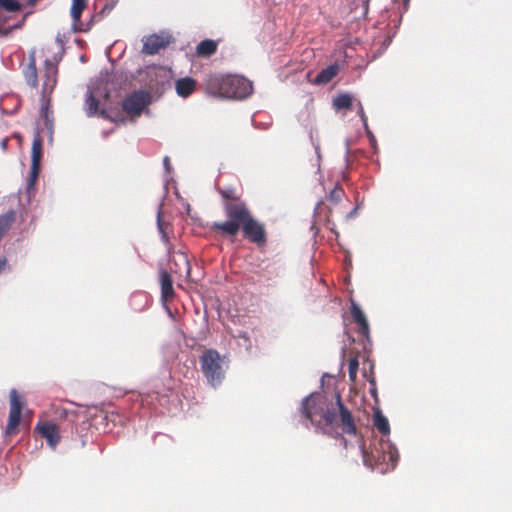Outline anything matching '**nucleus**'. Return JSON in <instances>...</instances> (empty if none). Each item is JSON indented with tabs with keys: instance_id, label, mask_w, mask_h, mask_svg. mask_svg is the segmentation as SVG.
I'll use <instances>...</instances> for the list:
<instances>
[{
	"instance_id": "1",
	"label": "nucleus",
	"mask_w": 512,
	"mask_h": 512,
	"mask_svg": "<svg viewBox=\"0 0 512 512\" xmlns=\"http://www.w3.org/2000/svg\"><path fill=\"white\" fill-rule=\"evenodd\" d=\"M230 219L212 223L211 230L221 237H235L242 231L244 238L257 247L267 243V231L264 223L257 220L249 207H241L232 212Z\"/></svg>"
},
{
	"instance_id": "2",
	"label": "nucleus",
	"mask_w": 512,
	"mask_h": 512,
	"mask_svg": "<svg viewBox=\"0 0 512 512\" xmlns=\"http://www.w3.org/2000/svg\"><path fill=\"white\" fill-rule=\"evenodd\" d=\"M205 89L213 96L243 99L252 94L253 85L241 76L211 74L205 80Z\"/></svg>"
},
{
	"instance_id": "3",
	"label": "nucleus",
	"mask_w": 512,
	"mask_h": 512,
	"mask_svg": "<svg viewBox=\"0 0 512 512\" xmlns=\"http://www.w3.org/2000/svg\"><path fill=\"white\" fill-rule=\"evenodd\" d=\"M301 410L303 416L320 427L324 434L332 435L327 428L334 426L336 411L329 407L328 400L324 396L317 394L306 397L302 402Z\"/></svg>"
},
{
	"instance_id": "4",
	"label": "nucleus",
	"mask_w": 512,
	"mask_h": 512,
	"mask_svg": "<svg viewBox=\"0 0 512 512\" xmlns=\"http://www.w3.org/2000/svg\"><path fill=\"white\" fill-rule=\"evenodd\" d=\"M201 371L213 387L221 384L225 376L223 359L215 349L205 350L199 357Z\"/></svg>"
},
{
	"instance_id": "5",
	"label": "nucleus",
	"mask_w": 512,
	"mask_h": 512,
	"mask_svg": "<svg viewBox=\"0 0 512 512\" xmlns=\"http://www.w3.org/2000/svg\"><path fill=\"white\" fill-rule=\"evenodd\" d=\"M150 102L151 95L148 91H134L123 100L122 109L127 115L138 117Z\"/></svg>"
},
{
	"instance_id": "6",
	"label": "nucleus",
	"mask_w": 512,
	"mask_h": 512,
	"mask_svg": "<svg viewBox=\"0 0 512 512\" xmlns=\"http://www.w3.org/2000/svg\"><path fill=\"white\" fill-rule=\"evenodd\" d=\"M25 404L24 398L19 395L16 389L10 391V409L5 432L7 435H14L18 432L21 420V412Z\"/></svg>"
},
{
	"instance_id": "7",
	"label": "nucleus",
	"mask_w": 512,
	"mask_h": 512,
	"mask_svg": "<svg viewBox=\"0 0 512 512\" xmlns=\"http://www.w3.org/2000/svg\"><path fill=\"white\" fill-rule=\"evenodd\" d=\"M217 192L223 199V209L227 219L231 218L232 212L241 207H248L241 199V193L233 186L221 187L216 185Z\"/></svg>"
},
{
	"instance_id": "8",
	"label": "nucleus",
	"mask_w": 512,
	"mask_h": 512,
	"mask_svg": "<svg viewBox=\"0 0 512 512\" xmlns=\"http://www.w3.org/2000/svg\"><path fill=\"white\" fill-rule=\"evenodd\" d=\"M336 404L337 412L334 425L337 424V426L341 428L342 433L356 436L358 430L354 417L351 411L343 404L339 394L336 395Z\"/></svg>"
},
{
	"instance_id": "9",
	"label": "nucleus",
	"mask_w": 512,
	"mask_h": 512,
	"mask_svg": "<svg viewBox=\"0 0 512 512\" xmlns=\"http://www.w3.org/2000/svg\"><path fill=\"white\" fill-rule=\"evenodd\" d=\"M42 147H43V141L39 134V132H36L33 138L32 142V149H31V169H30V176H29V185L32 186L36 182L39 173H40V163L42 159Z\"/></svg>"
},
{
	"instance_id": "10",
	"label": "nucleus",
	"mask_w": 512,
	"mask_h": 512,
	"mask_svg": "<svg viewBox=\"0 0 512 512\" xmlns=\"http://www.w3.org/2000/svg\"><path fill=\"white\" fill-rule=\"evenodd\" d=\"M172 41L168 34H152L143 40L142 52L147 55H154L161 49L166 48Z\"/></svg>"
},
{
	"instance_id": "11",
	"label": "nucleus",
	"mask_w": 512,
	"mask_h": 512,
	"mask_svg": "<svg viewBox=\"0 0 512 512\" xmlns=\"http://www.w3.org/2000/svg\"><path fill=\"white\" fill-rule=\"evenodd\" d=\"M35 430L42 438L46 439L48 445L53 449L60 442L59 428L52 422H39L36 425Z\"/></svg>"
},
{
	"instance_id": "12",
	"label": "nucleus",
	"mask_w": 512,
	"mask_h": 512,
	"mask_svg": "<svg viewBox=\"0 0 512 512\" xmlns=\"http://www.w3.org/2000/svg\"><path fill=\"white\" fill-rule=\"evenodd\" d=\"M58 67L51 59L44 62L42 92L51 93L57 83Z\"/></svg>"
},
{
	"instance_id": "13",
	"label": "nucleus",
	"mask_w": 512,
	"mask_h": 512,
	"mask_svg": "<svg viewBox=\"0 0 512 512\" xmlns=\"http://www.w3.org/2000/svg\"><path fill=\"white\" fill-rule=\"evenodd\" d=\"M350 312H351L353 321L358 326L359 334L368 338L369 332H370L369 324H368L367 318H366L364 312L362 311V309L355 302L352 301Z\"/></svg>"
},
{
	"instance_id": "14",
	"label": "nucleus",
	"mask_w": 512,
	"mask_h": 512,
	"mask_svg": "<svg viewBox=\"0 0 512 512\" xmlns=\"http://www.w3.org/2000/svg\"><path fill=\"white\" fill-rule=\"evenodd\" d=\"M197 81L192 77L179 78L175 82V90L178 96L187 98L196 90Z\"/></svg>"
},
{
	"instance_id": "15",
	"label": "nucleus",
	"mask_w": 512,
	"mask_h": 512,
	"mask_svg": "<svg viewBox=\"0 0 512 512\" xmlns=\"http://www.w3.org/2000/svg\"><path fill=\"white\" fill-rule=\"evenodd\" d=\"M87 5L88 0H72L70 14L73 19V26L75 31H86L85 29L78 27V25L81 24V15L82 12L86 9Z\"/></svg>"
},
{
	"instance_id": "16",
	"label": "nucleus",
	"mask_w": 512,
	"mask_h": 512,
	"mask_svg": "<svg viewBox=\"0 0 512 512\" xmlns=\"http://www.w3.org/2000/svg\"><path fill=\"white\" fill-rule=\"evenodd\" d=\"M161 297L164 301H171L174 298L175 292L173 288V280L167 271L160 273Z\"/></svg>"
},
{
	"instance_id": "17",
	"label": "nucleus",
	"mask_w": 512,
	"mask_h": 512,
	"mask_svg": "<svg viewBox=\"0 0 512 512\" xmlns=\"http://www.w3.org/2000/svg\"><path fill=\"white\" fill-rule=\"evenodd\" d=\"M23 75L28 85L34 88L38 86V74L34 55L29 57V62L23 69Z\"/></svg>"
},
{
	"instance_id": "18",
	"label": "nucleus",
	"mask_w": 512,
	"mask_h": 512,
	"mask_svg": "<svg viewBox=\"0 0 512 512\" xmlns=\"http://www.w3.org/2000/svg\"><path fill=\"white\" fill-rule=\"evenodd\" d=\"M218 43L212 39H205L196 46V55L201 58H209L217 52Z\"/></svg>"
},
{
	"instance_id": "19",
	"label": "nucleus",
	"mask_w": 512,
	"mask_h": 512,
	"mask_svg": "<svg viewBox=\"0 0 512 512\" xmlns=\"http://www.w3.org/2000/svg\"><path fill=\"white\" fill-rule=\"evenodd\" d=\"M339 72L338 64H332L322 69L314 79L315 84L329 83Z\"/></svg>"
},
{
	"instance_id": "20",
	"label": "nucleus",
	"mask_w": 512,
	"mask_h": 512,
	"mask_svg": "<svg viewBox=\"0 0 512 512\" xmlns=\"http://www.w3.org/2000/svg\"><path fill=\"white\" fill-rule=\"evenodd\" d=\"M15 221L16 212L14 210H9L0 215V240L9 231Z\"/></svg>"
},
{
	"instance_id": "21",
	"label": "nucleus",
	"mask_w": 512,
	"mask_h": 512,
	"mask_svg": "<svg viewBox=\"0 0 512 512\" xmlns=\"http://www.w3.org/2000/svg\"><path fill=\"white\" fill-rule=\"evenodd\" d=\"M373 423L381 434L388 435L390 433V425L388 419L382 414L380 410H376L374 412Z\"/></svg>"
},
{
	"instance_id": "22",
	"label": "nucleus",
	"mask_w": 512,
	"mask_h": 512,
	"mask_svg": "<svg viewBox=\"0 0 512 512\" xmlns=\"http://www.w3.org/2000/svg\"><path fill=\"white\" fill-rule=\"evenodd\" d=\"M353 103V98L348 93H342L334 97L333 106L336 110L341 109H351Z\"/></svg>"
},
{
	"instance_id": "23",
	"label": "nucleus",
	"mask_w": 512,
	"mask_h": 512,
	"mask_svg": "<svg viewBox=\"0 0 512 512\" xmlns=\"http://www.w3.org/2000/svg\"><path fill=\"white\" fill-rule=\"evenodd\" d=\"M157 226H158L159 232H160V234H161V238H162V240H163L165 243H169L168 230H169L170 224H169V223H166V222L162 219V213H161V211H159V212H158V214H157Z\"/></svg>"
},
{
	"instance_id": "24",
	"label": "nucleus",
	"mask_w": 512,
	"mask_h": 512,
	"mask_svg": "<svg viewBox=\"0 0 512 512\" xmlns=\"http://www.w3.org/2000/svg\"><path fill=\"white\" fill-rule=\"evenodd\" d=\"M345 191L341 185L337 184L328 194L327 199L332 204H338L341 199L344 197Z\"/></svg>"
},
{
	"instance_id": "25",
	"label": "nucleus",
	"mask_w": 512,
	"mask_h": 512,
	"mask_svg": "<svg viewBox=\"0 0 512 512\" xmlns=\"http://www.w3.org/2000/svg\"><path fill=\"white\" fill-rule=\"evenodd\" d=\"M0 7L7 12H18L22 5L17 0H0Z\"/></svg>"
},
{
	"instance_id": "26",
	"label": "nucleus",
	"mask_w": 512,
	"mask_h": 512,
	"mask_svg": "<svg viewBox=\"0 0 512 512\" xmlns=\"http://www.w3.org/2000/svg\"><path fill=\"white\" fill-rule=\"evenodd\" d=\"M87 115L94 116L98 112L99 101L90 93L86 99Z\"/></svg>"
},
{
	"instance_id": "27",
	"label": "nucleus",
	"mask_w": 512,
	"mask_h": 512,
	"mask_svg": "<svg viewBox=\"0 0 512 512\" xmlns=\"http://www.w3.org/2000/svg\"><path fill=\"white\" fill-rule=\"evenodd\" d=\"M358 367H359L358 357L357 356L351 357L348 361V372H349V379L351 382L356 381Z\"/></svg>"
},
{
	"instance_id": "28",
	"label": "nucleus",
	"mask_w": 512,
	"mask_h": 512,
	"mask_svg": "<svg viewBox=\"0 0 512 512\" xmlns=\"http://www.w3.org/2000/svg\"><path fill=\"white\" fill-rule=\"evenodd\" d=\"M96 418H100L103 422H105L106 426L108 425V422L111 421L113 423L116 422L117 414L114 412L108 413L103 410H99L97 414L95 415Z\"/></svg>"
},
{
	"instance_id": "29",
	"label": "nucleus",
	"mask_w": 512,
	"mask_h": 512,
	"mask_svg": "<svg viewBox=\"0 0 512 512\" xmlns=\"http://www.w3.org/2000/svg\"><path fill=\"white\" fill-rule=\"evenodd\" d=\"M114 8V4L112 3H107L105 4V6L102 8V10L99 12V14L97 16H93V19L95 17H104L105 15L109 14Z\"/></svg>"
},
{
	"instance_id": "30",
	"label": "nucleus",
	"mask_w": 512,
	"mask_h": 512,
	"mask_svg": "<svg viewBox=\"0 0 512 512\" xmlns=\"http://www.w3.org/2000/svg\"><path fill=\"white\" fill-rule=\"evenodd\" d=\"M358 115L360 116L364 126L367 127V116L364 112V109H363V106L361 103L358 104Z\"/></svg>"
},
{
	"instance_id": "31",
	"label": "nucleus",
	"mask_w": 512,
	"mask_h": 512,
	"mask_svg": "<svg viewBox=\"0 0 512 512\" xmlns=\"http://www.w3.org/2000/svg\"><path fill=\"white\" fill-rule=\"evenodd\" d=\"M371 388H370V394L372 397H374L375 400H377V389H376V383L374 379L370 380Z\"/></svg>"
},
{
	"instance_id": "32",
	"label": "nucleus",
	"mask_w": 512,
	"mask_h": 512,
	"mask_svg": "<svg viewBox=\"0 0 512 512\" xmlns=\"http://www.w3.org/2000/svg\"><path fill=\"white\" fill-rule=\"evenodd\" d=\"M97 114L104 118V119H107V120H112V118L108 115V113L106 112V110L102 109V110H98Z\"/></svg>"
},
{
	"instance_id": "33",
	"label": "nucleus",
	"mask_w": 512,
	"mask_h": 512,
	"mask_svg": "<svg viewBox=\"0 0 512 512\" xmlns=\"http://www.w3.org/2000/svg\"><path fill=\"white\" fill-rule=\"evenodd\" d=\"M8 142H9V139L8 138H3L0 142V146L2 148L3 151H5L7 149V145H8Z\"/></svg>"
},
{
	"instance_id": "34",
	"label": "nucleus",
	"mask_w": 512,
	"mask_h": 512,
	"mask_svg": "<svg viewBox=\"0 0 512 512\" xmlns=\"http://www.w3.org/2000/svg\"><path fill=\"white\" fill-rule=\"evenodd\" d=\"M5 265H6V259L5 258H0V273L4 269Z\"/></svg>"
},
{
	"instance_id": "35",
	"label": "nucleus",
	"mask_w": 512,
	"mask_h": 512,
	"mask_svg": "<svg viewBox=\"0 0 512 512\" xmlns=\"http://www.w3.org/2000/svg\"><path fill=\"white\" fill-rule=\"evenodd\" d=\"M338 437L341 438L344 448H347V446H348L347 440L340 434H337L336 438H338Z\"/></svg>"
},
{
	"instance_id": "36",
	"label": "nucleus",
	"mask_w": 512,
	"mask_h": 512,
	"mask_svg": "<svg viewBox=\"0 0 512 512\" xmlns=\"http://www.w3.org/2000/svg\"><path fill=\"white\" fill-rule=\"evenodd\" d=\"M42 110L44 111L45 113V116L47 117V112H48V104H46L45 106L42 107Z\"/></svg>"
},
{
	"instance_id": "37",
	"label": "nucleus",
	"mask_w": 512,
	"mask_h": 512,
	"mask_svg": "<svg viewBox=\"0 0 512 512\" xmlns=\"http://www.w3.org/2000/svg\"><path fill=\"white\" fill-rule=\"evenodd\" d=\"M164 164H165L166 167H168V164H169V158L168 157L164 158Z\"/></svg>"
},
{
	"instance_id": "38",
	"label": "nucleus",
	"mask_w": 512,
	"mask_h": 512,
	"mask_svg": "<svg viewBox=\"0 0 512 512\" xmlns=\"http://www.w3.org/2000/svg\"><path fill=\"white\" fill-rule=\"evenodd\" d=\"M63 415L68 417V413L66 411L63 412Z\"/></svg>"
}]
</instances>
